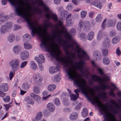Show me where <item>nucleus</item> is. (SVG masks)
Wrapping results in <instances>:
<instances>
[{"label":"nucleus","instance_id":"obj_1","mask_svg":"<svg viewBox=\"0 0 121 121\" xmlns=\"http://www.w3.org/2000/svg\"><path fill=\"white\" fill-rule=\"evenodd\" d=\"M16 13L18 16H21L26 21L29 27L32 30L31 34L32 36L34 37L36 34H37L39 37L42 39L41 40V43L40 44V48L42 49L44 47L48 52H50V48L52 50L50 53L51 56L55 58L57 60L60 62L62 65L69 68L67 72L69 78L72 80L74 79V78L73 75L72 69L69 67L70 65L69 62L66 60L64 57L60 56L59 54L56 52V50L53 46L52 44L48 43V40L45 36L44 33H47V29L52 27V23L51 22L48 23L47 21L45 22V24L44 25V28L43 32L41 29L39 31L37 27L34 26V25L38 24L37 22H32L29 21V18L30 17V15L29 13L26 11L22 13L21 11H16Z\"/></svg>","mask_w":121,"mask_h":121},{"label":"nucleus","instance_id":"obj_2","mask_svg":"<svg viewBox=\"0 0 121 121\" xmlns=\"http://www.w3.org/2000/svg\"><path fill=\"white\" fill-rule=\"evenodd\" d=\"M73 82L77 85L80 89L82 93L86 96L87 98L93 104H94L95 103L97 102V101L95 99H91L89 96L88 90L86 86V82L85 79L79 78L78 77L77 78L74 80Z\"/></svg>","mask_w":121,"mask_h":121},{"label":"nucleus","instance_id":"obj_3","mask_svg":"<svg viewBox=\"0 0 121 121\" xmlns=\"http://www.w3.org/2000/svg\"><path fill=\"white\" fill-rule=\"evenodd\" d=\"M69 45V48L73 47V45L75 46L76 50L77 52V56L79 59H89V57L88 55L83 49L80 47L78 43L76 41H73L72 43Z\"/></svg>","mask_w":121,"mask_h":121},{"label":"nucleus","instance_id":"obj_4","mask_svg":"<svg viewBox=\"0 0 121 121\" xmlns=\"http://www.w3.org/2000/svg\"><path fill=\"white\" fill-rule=\"evenodd\" d=\"M91 78L93 81L95 82H99L101 84L103 83V82H108L109 79L108 76L106 74H104V76L102 78H100L99 76L95 75H92Z\"/></svg>","mask_w":121,"mask_h":121},{"label":"nucleus","instance_id":"obj_5","mask_svg":"<svg viewBox=\"0 0 121 121\" xmlns=\"http://www.w3.org/2000/svg\"><path fill=\"white\" fill-rule=\"evenodd\" d=\"M106 20L107 19L105 18L103 21L102 24V28L103 29L105 28L106 26L109 27L115 26L116 23V22L115 20L111 19H108L106 21L105 24V22Z\"/></svg>","mask_w":121,"mask_h":121},{"label":"nucleus","instance_id":"obj_6","mask_svg":"<svg viewBox=\"0 0 121 121\" xmlns=\"http://www.w3.org/2000/svg\"><path fill=\"white\" fill-rule=\"evenodd\" d=\"M13 23L11 22H8L4 25L2 26L0 29V33L4 35L8 31V30L11 28L12 26Z\"/></svg>","mask_w":121,"mask_h":121},{"label":"nucleus","instance_id":"obj_7","mask_svg":"<svg viewBox=\"0 0 121 121\" xmlns=\"http://www.w3.org/2000/svg\"><path fill=\"white\" fill-rule=\"evenodd\" d=\"M9 65L13 70H17L18 68L19 61L17 59H13L9 62Z\"/></svg>","mask_w":121,"mask_h":121},{"label":"nucleus","instance_id":"obj_8","mask_svg":"<svg viewBox=\"0 0 121 121\" xmlns=\"http://www.w3.org/2000/svg\"><path fill=\"white\" fill-rule=\"evenodd\" d=\"M84 64V61L83 60H80L78 62L75 63L74 64L75 65V68L80 70L82 71L83 70V66Z\"/></svg>","mask_w":121,"mask_h":121},{"label":"nucleus","instance_id":"obj_9","mask_svg":"<svg viewBox=\"0 0 121 121\" xmlns=\"http://www.w3.org/2000/svg\"><path fill=\"white\" fill-rule=\"evenodd\" d=\"M73 17L72 16L71 13H69L66 18V24L67 26H69L72 25V18Z\"/></svg>","mask_w":121,"mask_h":121},{"label":"nucleus","instance_id":"obj_10","mask_svg":"<svg viewBox=\"0 0 121 121\" xmlns=\"http://www.w3.org/2000/svg\"><path fill=\"white\" fill-rule=\"evenodd\" d=\"M21 59L23 60H25L29 58V54L28 51L25 50L22 51L21 54Z\"/></svg>","mask_w":121,"mask_h":121},{"label":"nucleus","instance_id":"obj_11","mask_svg":"<svg viewBox=\"0 0 121 121\" xmlns=\"http://www.w3.org/2000/svg\"><path fill=\"white\" fill-rule=\"evenodd\" d=\"M63 27L61 30V32L65 34V36L66 38L69 40H72V38L71 35L67 32V29L66 28L63 26Z\"/></svg>","mask_w":121,"mask_h":121},{"label":"nucleus","instance_id":"obj_12","mask_svg":"<svg viewBox=\"0 0 121 121\" xmlns=\"http://www.w3.org/2000/svg\"><path fill=\"white\" fill-rule=\"evenodd\" d=\"M91 65L94 68H98L97 70L99 72L101 75H103L104 74V73L103 72V70L101 68L98 67L97 65L95 63L94 60L91 61Z\"/></svg>","mask_w":121,"mask_h":121},{"label":"nucleus","instance_id":"obj_13","mask_svg":"<svg viewBox=\"0 0 121 121\" xmlns=\"http://www.w3.org/2000/svg\"><path fill=\"white\" fill-rule=\"evenodd\" d=\"M35 59L37 63H43L45 61L44 57L41 54L39 55V57H35Z\"/></svg>","mask_w":121,"mask_h":121},{"label":"nucleus","instance_id":"obj_14","mask_svg":"<svg viewBox=\"0 0 121 121\" xmlns=\"http://www.w3.org/2000/svg\"><path fill=\"white\" fill-rule=\"evenodd\" d=\"M9 89V86L7 83H3L0 86V90L4 92L7 91Z\"/></svg>","mask_w":121,"mask_h":121},{"label":"nucleus","instance_id":"obj_15","mask_svg":"<svg viewBox=\"0 0 121 121\" xmlns=\"http://www.w3.org/2000/svg\"><path fill=\"white\" fill-rule=\"evenodd\" d=\"M110 41L108 38H107L104 41L103 43V46L105 48H108L110 46Z\"/></svg>","mask_w":121,"mask_h":121},{"label":"nucleus","instance_id":"obj_16","mask_svg":"<svg viewBox=\"0 0 121 121\" xmlns=\"http://www.w3.org/2000/svg\"><path fill=\"white\" fill-rule=\"evenodd\" d=\"M100 86H101L100 87L95 86H94V88L95 89H101L102 91H104L107 89L109 88V87L108 86L104 84L103 83H102Z\"/></svg>","mask_w":121,"mask_h":121},{"label":"nucleus","instance_id":"obj_17","mask_svg":"<svg viewBox=\"0 0 121 121\" xmlns=\"http://www.w3.org/2000/svg\"><path fill=\"white\" fill-rule=\"evenodd\" d=\"M9 2L13 5L14 6L17 5L16 3V0H8ZM7 0H2L1 3L3 5H5L7 3Z\"/></svg>","mask_w":121,"mask_h":121},{"label":"nucleus","instance_id":"obj_18","mask_svg":"<svg viewBox=\"0 0 121 121\" xmlns=\"http://www.w3.org/2000/svg\"><path fill=\"white\" fill-rule=\"evenodd\" d=\"M35 82L38 83H41L43 80V78L40 75L37 74L34 78Z\"/></svg>","mask_w":121,"mask_h":121},{"label":"nucleus","instance_id":"obj_19","mask_svg":"<svg viewBox=\"0 0 121 121\" xmlns=\"http://www.w3.org/2000/svg\"><path fill=\"white\" fill-rule=\"evenodd\" d=\"M48 109L51 112H53L55 110V107L54 104L52 103H48L47 105Z\"/></svg>","mask_w":121,"mask_h":121},{"label":"nucleus","instance_id":"obj_20","mask_svg":"<svg viewBox=\"0 0 121 121\" xmlns=\"http://www.w3.org/2000/svg\"><path fill=\"white\" fill-rule=\"evenodd\" d=\"M24 100L28 104H30L33 105L34 104V100L31 98L29 96L25 97L24 99Z\"/></svg>","mask_w":121,"mask_h":121},{"label":"nucleus","instance_id":"obj_21","mask_svg":"<svg viewBox=\"0 0 121 121\" xmlns=\"http://www.w3.org/2000/svg\"><path fill=\"white\" fill-rule=\"evenodd\" d=\"M30 96L35 100L39 103L40 102L41 98L39 95H36L33 93H31L30 94Z\"/></svg>","mask_w":121,"mask_h":121},{"label":"nucleus","instance_id":"obj_22","mask_svg":"<svg viewBox=\"0 0 121 121\" xmlns=\"http://www.w3.org/2000/svg\"><path fill=\"white\" fill-rule=\"evenodd\" d=\"M93 5L100 9L102 7V4L99 1H95L93 2Z\"/></svg>","mask_w":121,"mask_h":121},{"label":"nucleus","instance_id":"obj_23","mask_svg":"<svg viewBox=\"0 0 121 121\" xmlns=\"http://www.w3.org/2000/svg\"><path fill=\"white\" fill-rule=\"evenodd\" d=\"M120 37L119 36H116L112 39V43L114 44H117L118 43L120 40Z\"/></svg>","mask_w":121,"mask_h":121},{"label":"nucleus","instance_id":"obj_24","mask_svg":"<svg viewBox=\"0 0 121 121\" xmlns=\"http://www.w3.org/2000/svg\"><path fill=\"white\" fill-rule=\"evenodd\" d=\"M85 21L84 22L82 20H80L79 22L78 27V30L80 31L82 30V28L84 27L85 25Z\"/></svg>","mask_w":121,"mask_h":121},{"label":"nucleus","instance_id":"obj_25","mask_svg":"<svg viewBox=\"0 0 121 121\" xmlns=\"http://www.w3.org/2000/svg\"><path fill=\"white\" fill-rule=\"evenodd\" d=\"M21 49V48L20 46L18 45H15L13 48V50L15 53L17 54L20 51Z\"/></svg>","mask_w":121,"mask_h":121},{"label":"nucleus","instance_id":"obj_26","mask_svg":"<svg viewBox=\"0 0 121 121\" xmlns=\"http://www.w3.org/2000/svg\"><path fill=\"white\" fill-rule=\"evenodd\" d=\"M103 34L104 33L102 30H100L99 31L97 36V39L98 41H99L101 39Z\"/></svg>","mask_w":121,"mask_h":121},{"label":"nucleus","instance_id":"obj_27","mask_svg":"<svg viewBox=\"0 0 121 121\" xmlns=\"http://www.w3.org/2000/svg\"><path fill=\"white\" fill-rule=\"evenodd\" d=\"M85 23H85V25L84 27L85 29L86 30L88 31L90 29V23L88 21H85Z\"/></svg>","mask_w":121,"mask_h":121},{"label":"nucleus","instance_id":"obj_28","mask_svg":"<svg viewBox=\"0 0 121 121\" xmlns=\"http://www.w3.org/2000/svg\"><path fill=\"white\" fill-rule=\"evenodd\" d=\"M78 116V114L76 112H73L69 116L70 119L72 120H74L76 119Z\"/></svg>","mask_w":121,"mask_h":121},{"label":"nucleus","instance_id":"obj_29","mask_svg":"<svg viewBox=\"0 0 121 121\" xmlns=\"http://www.w3.org/2000/svg\"><path fill=\"white\" fill-rule=\"evenodd\" d=\"M110 60L107 57H105L103 59V63L104 65H108L110 63Z\"/></svg>","mask_w":121,"mask_h":121},{"label":"nucleus","instance_id":"obj_30","mask_svg":"<svg viewBox=\"0 0 121 121\" xmlns=\"http://www.w3.org/2000/svg\"><path fill=\"white\" fill-rule=\"evenodd\" d=\"M60 33V32L59 31H58V33H53L52 35V36L54 37H56V36H58V40L59 41V43L60 44L61 42L63 41L61 39L60 35H58V34H59Z\"/></svg>","mask_w":121,"mask_h":121},{"label":"nucleus","instance_id":"obj_31","mask_svg":"<svg viewBox=\"0 0 121 121\" xmlns=\"http://www.w3.org/2000/svg\"><path fill=\"white\" fill-rule=\"evenodd\" d=\"M33 92L36 94H38L40 93V89L39 87L36 86H34L33 89Z\"/></svg>","mask_w":121,"mask_h":121},{"label":"nucleus","instance_id":"obj_32","mask_svg":"<svg viewBox=\"0 0 121 121\" xmlns=\"http://www.w3.org/2000/svg\"><path fill=\"white\" fill-rule=\"evenodd\" d=\"M43 94L44 96V97H43V99L44 100H46L48 97L51 95L50 94L48 95V92L46 91H44L43 93Z\"/></svg>","mask_w":121,"mask_h":121},{"label":"nucleus","instance_id":"obj_33","mask_svg":"<svg viewBox=\"0 0 121 121\" xmlns=\"http://www.w3.org/2000/svg\"><path fill=\"white\" fill-rule=\"evenodd\" d=\"M88 112L87 109L86 108H84L82 112V115L84 117H86L87 115Z\"/></svg>","mask_w":121,"mask_h":121},{"label":"nucleus","instance_id":"obj_34","mask_svg":"<svg viewBox=\"0 0 121 121\" xmlns=\"http://www.w3.org/2000/svg\"><path fill=\"white\" fill-rule=\"evenodd\" d=\"M30 68L33 70H35L37 67V65L34 61H31L30 62Z\"/></svg>","mask_w":121,"mask_h":121},{"label":"nucleus","instance_id":"obj_35","mask_svg":"<svg viewBox=\"0 0 121 121\" xmlns=\"http://www.w3.org/2000/svg\"><path fill=\"white\" fill-rule=\"evenodd\" d=\"M94 35V33L93 31H90L88 34L87 38L89 40H91L93 39Z\"/></svg>","mask_w":121,"mask_h":121},{"label":"nucleus","instance_id":"obj_36","mask_svg":"<svg viewBox=\"0 0 121 121\" xmlns=\"http://www.w3.org/2000/svg\"><path fill=\"white\" fill-rule=\"evenodd\" d=\"M30 87V85L26 82L24 83L22 85V88L24 90H26L29 89Z\"/></svg>","mask_w":121,"mask_h":121},{"label":"nucleus","instance_id":"obj_37","mask_svg":"<svg viewBox=\"0 0 121 121\" xmlns=\"http://www.w3.org/2000/svg\"><path fill=\"white\" fill-rule=\"evenodd\" d=\"M108 102H110L111 104L115 105L117 108H120V106L113 100L112 99H110L108 101Z\"/></svg>","mask_w":121,"mask_h":121},{"label":"nucleus","instance_id":"obj_38","mask_svg":"<svg viewBox=\"0 0 121 121\" xmlns=\"http://www.w3.org/2000/svg\"><path fill=\"white\" fill-rule=\"evenodd\" d=\"M103 16L101 14H98L96 16L95 20L97 22L99 23L102 20Z\"/></svg>","mask_w":121,"mask_h":121},{"label":"nucleus","instance_id":"obj_39","mask_svg":"<svg viewBox=\"0 0 121 121\" xmlns=\"http://www.w3.org/2000/svg\"><path fill=\"white\" fill-rule=\"evenodd\" d=\"M56 88V86L54 84H51L49 85L48 87V90L51 91H54Z\"/></svg>","mask_w":121,"mask_h":121},{"label":"nucleus","instance_id":"obj_40","mask_svg":"<svg viewBox=\"0 0 121 121\" xmlns=\"http://www.w3.org/2000/svg\"><path fill=\"white\" fill-rule=\"evenodd\" d=\"M24 46L25 48L26 49H30L32 48L31 44L28 43H24Z\"/></svg>","mask_w":121,"mask_h":121},{"label":"nucleus","instance_id":"obj_41","mask_svg":"<svg viewBox=\"0 0 121 121\" xmlns=\"http://www.w3.org/2000/svg\"><path fill=\"white\" fill-rule=\"evenodd\" d=\"M15 39L14 36L13 35H11L8 37V41L10 43L13 42Z\"/></svg>","mask_w":121,"mask_h":121},{"label":"nucleus","instance_id":"obj_42","mask_svg":"<svg viewBox=\"0 0 121 121\" xmlns=\"http://www.w3.org/2000/svg\"><path fill=\"white\" fill-rule=\"evenodd\" d=\"M60 79L59 75L57 74L52 78V80L54 82H57L59 81Z\"/></svg>","mask_w":121,"mask_h":121},{"label":"nucleus","instance_id":"obj_43","mask_svg":"<svg viewBox=\"0 0 121 121\" xmlns=\"http://www.w3.org/2000/svg\"><path fill=\"white\" fill-rule=\"evenodd\" d=\"M108 51L105 49H103L102 51V54L103 56H107L108 54Z\"/></svg>","mask_w":121,"mask_h":121},{"label":"nucleus","instance_id":"obj_44","mask_svg":"<svg viewBox=\"0 0 121 121\" xmlns=\"http://www.w3.org/2000/svg\"><path fill=\"white\" fill-rule=\"evenodd\" d=\"M43 7L44 8L43 10L45 12L47 13L49 12L51 13H52V11L51 10L50 11L49 8L47 7L45 4L44 5Z\"/></svg>","mask_w":121,"mask_h":121},{"label":"nucleus","instance_id":"obj_45","mask_svg":"<svg viewBox=\"0 0 121 121\" xmlns=\"http://www.w3.org/2000/svg\"><path fill=\"white\" fill-rule=\"evenodd\" d=\"M99 96L100 97H101L103 99L107 98L106 94L105 91L102 92L100 95H99Z\"/></svg>","mask_w":121,"mask_h":121},{"label":"nucleus","instance_id":"obj_46","mask_svg":"<svg viewBox=\"0 0 121 121\" xmlns=\"http://www.w3.org/2000/svg\"><path fill=\"white\" fill-rule=\"evenodd\" d=\"M56 21L58 22V24L57 26H56V28H57V26L60 27H62L63 26V22L61 20H58L57 21Z\"/></svg>","mask_w":121,"mask_h":121},{"label":"nucleus","instance_id":"obj_47","mask_svg":"<svg viewBox=\"0 0 121 121\" xmlns=\"http://www.w3.org/2000/svg\"><path fill=\"white\" fill-rule=\"evenodd\" d=\"M16 71L13 70V71H11L10 72L9 74V78L10 80H11L13 77Z\"/></svg>","mask_w":121,"mask_h":121},{"label":"nucleus","instance_id":"obj_48","mask_svg":"<svg viewBox=\"0 0 121 121\" xmlns=\"http://www.w3.org/2000/svg\"><path fill=\"white\" fill-rule=\"evenodd\" d=\"M52 19L55 21H57L58 20V16L55 14L53 13L51 15Z\"/></svg>","mask_w":121,"mask_h":121},{"label":"nucleus","instance_id":"obj_49","mask_svg":"<svg viewBox=\"0 0 121 121\" xmlns=\"http://www.w3.org/2000/svg\"><path fill=\"white\" fill-rule=\"evenodd\" d=\"M3 98L4 102L5 103L9 102L10 99V97L9 95H7L6 97Z\"/></svg>","mask_w":121,"mask_h":121},{"label":"nucleus","instance_id":"obj_50","mask_svg":"<svg viewBox=\"0 0 121 121\" xmlns=\"http://www.w3.org/2000/svg\"><path fill=\"white\" fill-rule=\"evenodd\" d=\"M80 13L81 18H83L86 17L87 14V12L85 10H82L81 11Z\"/></svg>","mask_w":121,"mask_h":121},{"label":"nucleus","instance_id":"obj_51","mask_svg":"<svg viewBox=\"0 0 121 121\" xmlns=\"http://www.w3.org/2000/svg\"><path fill=\"white\" fill-rule=\"evenodd\" d=\"M42 116V114L41 112H39L38 113L35 117L36 120H40Z\"/></svg>","mask_w":121,"mask_h":121},{"label":"nucleus","instance_id":"obj_52","mask_svg":"<svg viewBox=\"0 0 121 121\" xmlns=\"http://www.w3.org/2000/svg\"><path fill=\"white\" fill-rule=\"evenodd\" d=\"M30 35L28 34H26L24 35L23 36V39L25 40L28 41V40L27 39H30Z\"/></svg>","mask_w":121,"mask_h":121},{"label":"nucleus","instance_id":"obj_53","mask_svg":"<svg viewBox=\"0 0 121 121\" xmlns=\"http://www.w3.org/2000/svg\"><path fill=\"white\" fill-rule=\"evenodd\" d=\"M64 44H63V46L64 48V50H68V49L69 48V45L67 44L65 41H64Z\"/></svg>","mask_w":121,"mask_h":121},{"label":"nucleus","instance_id":"obj_54","mask_svg":"<svg viewBox=\"0 0 121 121\" xmlns=\"http://www.w3.org/2000/svg\"><path fill=\"white\" fill-rule=\"evenodd\" d=\"M117 30L119 31H121V22H118L116 26Z\"/></svg>","mask_w":121,"mask_h":121},{"label":"nucleus","instance_id":"obj_55","mask_svg":"<svg viewBox=\"0 0 121 121\" xmlns=\"http://www.w3.org/2000/svg\"><path fill=\"white\" fill-rule=\"evenodd\" d=\"M80 39L81 40H84L86 37V35L84 33H82L80 35Z\"/></svg>","mask_w":121,"mask_h":121},{"label":"nucleus","instance_id":"obj_56","mask_svg":"<svg viewBox=\"0 0 121 121\" xmlns=\"http://www.w3.org/2000/svg\"><path fill=\"white\" fill-rule=\"evenodd\" d=\"M116 33V32L115 30H112L109 33V36L111 37L114 36Z\"/></svg>","mask_w":121,"mask_h":121},{"label":"nucleus","instance_id":"obj_57","mask_svg":"<svg viewBox=\"0 0 121 121\" xmlns=\"http://www.w3.org/2000/svg\"><path fill=\"white\" fill-rule=\"evenodd\" d=\"M55 68L53 67H51L49 69V73L51 74L54 73H55Z\"/></svg>","mask_w":121,"mask_h":121},{"label":"nucleus","instance_id":"obj_58","mask_svg":"<svg viewBox=\"0 0 121 121\" xmlns=\"http://www.w3.org/2000/svg\"><path fill=\"white\" fill-rule=\"evenodd\" d=\"M27 61L22 62L20 66V67L21 68H22L25 67L27 65Z\"/></svg>","mask_w":121,"mask_h":121},{"label":"nucleus","instance_id":"obj_59","mask_svg":"<svg viewBox=\"0 0 121 121\" xmlns=\"http://www.w3.org/2000/svg\"><path fill=\"white\" fill-rule=\"evenodd\" d=\"M71 99L72 100H75L77 99L78 97L75 94H73L72 95L70 96Z\"/></svg>","mask_w":121,"mask_h":121},{"label":"nucleus","instance_id":"obj_60","mask_svg":"<svg viewBox=\"0 0 121 121\" xmlns=\"http://www.w3.org/2000/svg\"><path fill=\"white\" fill-rule=\"evenodd\" d=\"M66 9L68 10H70L73 8V7L72 4H68L66 7Z\"/></svg>","mask_w":121,"mask_h":121},{"label":"nucleus","instance_id":"obj_61","mask_svg":"<svg viewBox=\"0 0 121 121\" xmlns=\"http://www.w3.org/2000/svg\"><path fill=\"white\" fill-rule=\"evenodd\" d=\"M81 103H79L76 106L74 107V109L76 110H79L81 108Z\"/></svg>","mask_w":121,"mask_h":121},{"label":"nucleus","instance_id":"obj_62","mask_svg":"<svg viewBox=\"0 0 121 121\" xmlns=\"http://www.w3.org/2000/svg\"><path fill=\"white\" fill-rule=\"evenodd\" d=\"M54 103L56 105H59L60 104V102L59 100L57 98H56L54 99Z\"/></svg>","mask_w":121,"mask_h":121},{"label":"nucleus","instance_id":"obj_63","mask_svg":"<svg viewBox=\"0 0 121 121\" xmlns=\"http://www.w3.org/2000/svg\"><path fill=\"white\" fill-rule=\"evenodd\" d=\"M0 90V96L3 98L6 95V93Z\"/></svg>","mask_w":121,"mask_h":121},{"label":"nucleus","instance_id":"obj_64","mask_svg":"<svg viewBox=\"0 0 121 121\" xmlns=\"http://www.w3.org/2000/svg\"><path fill=\"white\" fill-rule=\"evenodd\" d=\"M99 52L98 50H96L95 51L93 52V55L95 57H96L98 55L99 53Z\"/></svg>","mask_w":121,"mask_h":121}]
</instances>
